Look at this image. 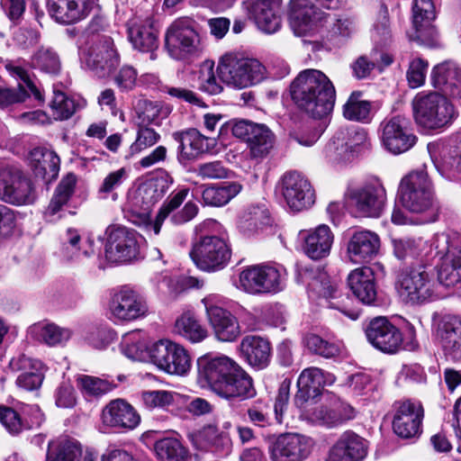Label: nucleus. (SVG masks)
Segmentation results:
<instances>
[{"label": "nucleus", "instance_id": "f257e3e1", "mask_svg": "<svg viewBox=\"0 0 461 461\" xmlns=\"http://www.w3.org/2000/svg\"><path fill=\"white\" fill-rule=\"evenodd\" d=\"M167 190V187L163 181L149 182L139 186L130 199V203L133 207L131 221L137 225H146L158 235L168 216L174 224L181 225L192 221L197 215L198 205L192 201L187 202L182 209L178 210L189 193L188 188H183L164 202L155 221H150L151 207L166 194Z\"/></svg>", "mask_w": 461, "mask_h": 461}, {"label": "nucleus", "instance_id": "f03ea898", "mask_svg": "<svg viewBox=\"0 0 461 461\" xmlns=\"http://www.w3.org/2000/svg\"><path fill=\"white\" fill-rule=\"evenodd\" d=\"M290 94L294 104L313 118L325 117L334 108L335 86L319 69L301 71L290 85Z\"/></svg>", "mask_w": 461, "mask_h": 461}, {"label": "nucleus", "instance_id": "7ed1b4c3", "mask_svg": "<svg viewBox=\"0 0 461 461\" xmlns=\"http://www.w3.org/2000/svg\"><path fill=\"white\" fill-rule=\"evenodd\" d=\"M394 285L399 296L406 303L422 304L438 297L433 274L423 263L399 269Z\"/></svg>", "mask_w": 461, "mask_h": 461}, {"label": "nucleus", "instance_id": "20e7f679", "mask_svg": "<svg viewBox=\"0 0 461 461\" xmlns=\"http://www.w3.org/2000/svg\"><path fill=\"white\" fill-rule=\"evenodd\" d=\"M411 106L416 123L427 130L448 127L457 116L453 104L447 97L437 92L417 94Z\"/></svg>", "mask_w": 461, "mask_h": 461}, {"label": "nucleus", "instance_id": "39448f33", "mask_svg": "<svg viewBox=\"0 0 461 461\" xmlns=\"http://www.w3.org/2000/svg\"><path fill=\"white\" fill-rule=\"evenodd\" d=\"M221 80L227 86L243 89L263 80L266 68L262 63L238 53H226L217 67Z\"/></svg>", "mask_w": 461, "mask_h": 461}, {"label": "nucleus", "instance_id": "423d86ee", "mask_svg": "<svg viewBox=\"0 0 461 461\" xmlns=\"http://www.w3.org/2000/svg\"><path fill=\"white\" fill-rule=\"evenodd\" d=\"M398 194L400 203L411 212L423 213L433 206V186L425 169H417L405 176L401 180Z\"/></svg>", "mask_w": 461, "mask_h": 461}, {"label": "nucleus", "instance_id": "0eeeda50", "mask_svg": "<svg viewBox=\"0 0 461 461\" xmlns=\"http://www.w3.org/2000/svg\"><path fill=\"white\" fill-rule=\"evenodd\" d=\"M80 59L98 77L109 76L120 64L113 40L107 35L89 38L80 50Z\"/></svg>", "mask_w": 461, "mask_h": 461}, {"label": "nucleus", "instance_id": "6e6552de", "mask_svg": "<svg viewBox=\"0 0 461 461\" xmlns=\"http://www.w3.org/2000/svg\"><path fill=\"white\" fill-rule=\"evenodd\" d=\"M190 257L199 269L215 272L228 265L231 249L223 236L204 234L194 244Z\"/></svg>", "mask_w": 461, "mask_h": 461}, {"label": "nucleus", "instance_id": "1a4fd4ad", "mask_svg": "<svg viewBox=\"0 0 461 461\" xmlns=\"http://www.w3.org/2000/svg\"><path fill=\"white\" fill-rule=\"evenodd\" d=\"M430 247L440 258L438 282L445 286H452L461 281V248L460 240L456 234L437 233Z\"/></svg>", "mask_w": 461, "mask_h": 461}, {"label": "nucleus", "instance_id": "9d476101", "mask_svg": "<svg viewBox=\"0 0 461 461\" xmlns=\"http://www.w3.org/2000/svg\"><path fill=\"white\" fill-rule=\"evenodd\" d=\"M36 199L33 183L22 169L5 167L0 169V200L13 205L32 203Z\"/></svg>", "mask_w": 461, "mask_h": 461}, {"label": "nucleus", "instance_id": "9b49d317", "mask_svg": "<svg viewBox=\"0 0 461 461\" xmlns=\"http://www.w3.org/2000/svg\"><path fill=\"white\" fill-rule=\"evenodd\" d=\"M284 286V273L274 266L255 265L240 274V287L250 294H276Z\"/></svg>", "mask_w": 461, "mask_h": 461}, {"label": "nucleus", "instance_id": "f8f14e48", "mask_svg": "<svg viewBox=\"0 0 461 461\" xmlns=\"http://www.w3.org/2000/svg\"><path fill=\"white\" fill-rule=\"evenodd\" d=\"M348 199L357 212L364 217L377 218L384 212L387 195L383 182L374 177L348 193Z\"/></svg>", "mask_w": 461, "mask_h": 461}, {"label": "nucleus", "instance_id": "ddd939ff", "mask_svg": "<svg viewBox=\"0 0 461 461\" xmlns=\"http://www.w3.org/2000/svg\"><path fill=\"white\" fill-rule=\"evenodd\" d=\"M199 35L188 18L176 20L168 27L165 36V46L169 56L175 59H185L199 50Z\"/></svg>", "mask_w": 461, "mask_h": 461}, {"label": "nucleus", "instance_id": "4468645a", "mask_svg": "<svg viewBox=\"0 0 461 461\" xmlns=\"http://www.w3.org/2000/svg\"><path fill=\"white\" fill-rule=\"evenodd\" d=\"M149 355L158 368L170 375H184L191 367V357L187 350L169 339H160L152 344Z\"/></svg>", "mask_w": 461, "mask_h": 461}, {"label": "nucleus", "instance_id": "2eb2a0df", "mask_svg": "<svg viewBox=\"0 0 461 461\" xmlns=\"http://www.w3.org/2000/svg\"><path fill=\"white\" fill-rule=\"evenodd\" d=\"M105 257L111 262L126 263L139 254L137 233L126 227L110 225L105 230Z\"/></svg>", "mask_w": 461, "mask_h": 461}, {"label": "nucleus", "instance_id": "dca6fc26", "mask_svg": "<svg viewBox=\"0 0 461 461\" xmlns=\"http://www.w3.org/2000/svg\"><path fill=\"white\" fill-rule=\"evenodd\" d=\"M383 146L393 154L408 151L416 142V136L410 129V121L402 115L384 119L380 124Z\"/></svg>", "mask_w": 461, "mask_h": 461}, {"label": "nucleus", "instance_id": "f3484780", "mask_svg": "<svg viewBox=\"0 0 461 461\" xmlns=\"http://www.w3.org/2000/svg\"><path fill=\"white\" fill-rule=\"evenodd\" d=\"M314 447V440L300 433H284L276 438L269 446L273 461H303Z\"/></svg>", "mask_w": 461, "mask_h": 461}, {"label": "nucleus", "instance_id": "a211bd4d", "mask_svg": "<svg viewBox=\"0 0 461 461\" xmlns=\"http://www.w3.org/2000/svg\"><path fill=\"white\" fill-rule=\"evenodd\" d=\"M279 184L281 194L291 210L300 212L314 203V190L302 173L288 171L282 176Z\"/></svg>", "mask_w": 461, "mask_h": 461}, {"label": "nucleus", "instance_id": "6ab92c4d", "mask_svg": "<svg viewBox=\"0 0 461 461\" xmlns=\"http://www.w3.org/2000/svg\"><path fill=\"white\" fill-rule=\"evenodd\" d=\"M112 317L117 321H131L145 317L149 312L146 299L139 292L122 287L113 294L109 302Z\"/></svg>", "mask_w": 461, "mask_h": 461}, {"label": "nucleus", "instance_id": "aec40b11", "mask_svg": "<svg viewBox=\"0 0 461 461\" xmlns=\"http://www.w3.org/2000/svg\"><path fill=\"white\" fill-rule=\"evenodd\" d=\"M368 341L377 349L394 354L402 348V334L385 317L373 319L366 329Z\"/></svg>", "mask_w": 461, "mask_h": 461}, {"label": "nucleus", "instance_id": "412c9836", "mask_svg": "<svg viewBox=\"0 0 461 461\" xmlns=\"http://www.w3.org/2000/svg\"><path fill=\"white\" fill-rule=\"evenodd\" d=\"M202 303L208 321L219 340L231 342L240 336L241 330L238 319L230 311L214 304L212 297L203 298Z\"/></svg>", "mask_w": 461, "mask_h": 461}, {"label": "nucleus", "instance_id": "4be33fe9", "mask_svg": "<svg viewBox=\"0 0 461 461\" xmlns=\"http://www.w3.org/2000/svg\"><path fill=\"white\" fill-rule=\"evenodd\" d=\"M435 18L436 8L432 0H414L412 23L415 32L410 39L429 47L434 46L438 35L433 25Z\"/></svg>", "mask_w": 461, "mask_h": 461}, {"label": "nucleus", "instance_id": "5701e85b", "mask_svg": "<svg viewBox=\"0 0 461 461\" xmlns=\"http://www.w3.org/2000/svg\"><path fill=\"white\" fill-rule=\"evenodd\" d=\"M424 417L422 405L410 400L395 404L393 420L394 433L402 438H411L420 433V426Z\"/></svg>", "mask_w": 461, "mask_h": 461}, {"label": "nucleus", "instance_id": "b1692460", "mask_svg": "<svg viewBox=\"0 0 461 461\" xmlns=\"http://www.w3.org/2000/svg\"><path fill=\"white\" fill-rule=\"evenodd\" d=\"M237 366L238 363L227 356L202 357L197 360L199 381L215 393Z\"/></svg>", "mask_w": 461, "mask_h": 461}, {"label": "nucleus", "instance_id": "393cba45", "mask_svg": "<svg viewBox=\"0 0 461 461\" xmlns=\"http://www.w3.org/2000/svg\"><path fill=\"white\" fill-rule=\"evenodd\" d=\"M101 420L104 426L131 430L140 424V416L131 404L119 398L104 407Z\"/></svg>", "mask_w": 461, "mask_h": 461}, {"label": "nucleus", "instance_id": "a878e982", "mask_svg": "<svg viewBox=\"0 0 461 461\" xmlns=\"http://www.w3.org/2000/svg\"><path fill=\"white\" fill-rule=\"evenodd\" d=\"M368 442L352 430L343 432L329 453V461H363Z\"/></svg>", "mask_w": 461, "mask_h": 461}, {"label": "nucleus", "instance_id": "bb28decb", "mask_svg": "<svg viewBox=\"0 0 461 461\" xmlns=\"http://www.w3.org/2000/svg\"><path fill=\"white\" fill-rule=\"evenodd\" d=\"M431 81L443 95L461 104V68L456 62L447 60L435 66Z\"/></svg>", "mask_w": 461, "mask_h": 461}, {"label": "nucleus", "instance_id": "cd10ccee", "mask_svg": "<svg viewBox=\"0 0 461 461\" xmlns=\"http://www.w3.org/2000/svg\"><path fill=\"white\" fill-rule=\"evenodd\" d=\"M215 393L226 400L245 401L257 394L252 377L238 364Z\"/></svg>", "mask_w": 461, "mask_h": 461}, {"label": "nucleus", "instance_id": "c85d7f7f", "mask_svg": "<svg viewBox=\"0 0 461 461\" xmlns=\"http://www.w3.org/2000/svg\"><path fill=\"white\" fill-rule=\"evenodd\" d=\"M96 0H48L50 14L60 23H75L85 19Z\"/></svg>", "mask_w": 461, "mask_h": 461}, {"label": "nucleus", "instance_id": "c756f323", "mask_svg": "<svg viewBox=\"0 0 461 461\" xmlns=\"http://www.w3.org/2000/svg\"><path fill=\"white\" fill-rule=\"evenodd\" d=\"M436 336L443 349L453 358H461V318L444 315L435 323Z\"/></svg>", "mask_w": 461, "mask_h": 461}, {"label": "nucleus", "instance_id": "7c9ffc66", "mask_svg": "<svg viewBox=\"0 0 461 461\" xmlns=\"http://www.w3.org/2000/svg\"><path fill=\"white\" fill-rule=\"evenodd\" d=\"M323 19V13L316 8L310 0H292L289 20L292 29L298 36L306 34Z\"/></svg>", "mask_w": 461, "mask_h": 461}, {"label": "nucleus", "instance_id": "2f4dec72", "mask_svg": "<svg viewBox=\"0 0 461 461\" xmlns=\"http://www.w3.org/2000/svg\"><path fill=\"white\" fill-rule=\"evenodd\" d=\"M380 248L378 235L370 230L356 231L348 242L347 253L350 261L360 264L372 259Z\"/></svg>", "mask_w": 461, "mask_h": 461}, {"label": "nucleus", "instance_id": "473e14b6", "mask_svg": "<svg viewBox=\"0 0 461 461\" xmlns=\"http://www.w3.org/2000/svg\"><path fill=\"white\" fill-rule=\"evenodd\" d=\"M187 438L198 450L218 452L230 446L228 435L215 424H206L201 429L189 432Z\"/></svg>", "mask_w": 461, "mask_h": 461}, {"label": "nucleus", "instance_id": "72a5a7b5", "mask_svg": "<svg viewBox=\"0 0 461 461\" xmlns=\"http://www.w3.org/2000/svg\"><path fill=\"white\" fill-rule=\"evenodd\" d=\"M252 12L258 27L267 32L274 33L281 27L282 0H255Z\"/></svg>", "mask_w": 461, "mask_h": 461}, {"label": "nucleus", "instance_id": "f704fd0d", "mask_svg": "<svg viewBox=\"0 0 461 461\" xmlns=\"http://www.w3.org/2000/svg\"><path fill=\"white\" fill-rule=\"evenodd\" d=\"M240 350L242 357L252 367L264 369L270 361V342L259 336L249 335L242 339Z\"/></svg>", "mask_w": 461, "mask_h": 461}, {"label": "nucleus", "instance_id": "c9c22d12", "mask_svg": "<svg viewBox=\"0 0 461 461\" xmlns=\"http://www.w3.org/2000/svg\"><path fill=\"white\" fill-rule=\"evenodd\" d=\"M29 163L35 177L49 183L54 180L59 171V158L46 148L38 147L30 152Z\"/></svg>", "mask_w": 461, "mask_h": 461}, {"label": "nucleus", "instance_id": "e433bc0d", "mask_svg": "<svg viewBox=\"0 0 461 461\" xmlns=\"http://www.w3.org/2000/svg\"><path fill=\"white\" fill-rule=\"evenodd\" d=\"M333 233L329 226L319 225L303 236V249L313 260L322 259L330 255L333 243Z\"/></svg>", "mask_w": 461, "mask_h": 461}, {"label": "nucleus", "instance_id": "4c0bfd02", "mask_svg": "<svg viewBox=\"0 0 461 461\" xmlns=\"http://www.w3.org/2000/svg\"><path fill=\"white\" fill-rule=\"evenodd\" d=\"M350 290L363 303L371 304L376 298L375 276L372 269L363 267L353 270L348 277Z\"/></svg>", "mask_w": 461, "mask_h": 461}, {"label": "nucleus", "instance_id": "58836bf2", "mask_svg": "<svg viewBox=\"0 0 461 461\" xmlns=\"http://www.w3.org/2000/svg\"><path fill=\"white\" fill-rule=\"evenodd\" d=\"M355 417V410L346 402H336L330 407L319 405L312 414V421L328 428L338 427Z\"/></svg>", "mask_w": 461, "mask_h": 461}, {"label": "nucleus", "instance_id": "ea45409f", "mask_svg": "<svg viewBox=\"0 0 461 461\" xmlns=\"http://www.w3.org/2000/svg\"><path fill=\"white\" fill-rule=\"evenodd\" d=\"M173 139L179 143L177 152L178 160L181 163L196 158L208 149L207 138L194 129L184 132H174Z\"/></svg>", "mask_w": 461, "mask_h": 461}, {"label": "nucleus", "instance_id": "a19ab883", "mask_svg": "<svg viewBox=\"0 0 461 461\" xmlns=\"http://www.w3.org/2000/svg\"><path fill=\"white\" fill-rule=\"evenodd\" d=\"M393 254L402 261L410 262L420 260V262L428 256L427 241L421 237H404L393 240Z\"/></svg>", "mask_w": 461, "mask_h": 461}, {"label": "nucleus", "instance_id": "79ce46f5", "mask_svg": "<svg viewBox=\"0 0 461 461\" xmlns=\"http://www.w3.org/2000/svg\"><path fill=\"white\" fill-rule=\"evenodd\" d=\"M270 223L271 218L265 207L249 206L240 219L239 230L243 236L249 238L258 234Z\"/></svg>", "mask_w": 461, "mask_h": 461}, {"label": "nucleus", "instance_id": "37998d69", "mask_svg": "<svg viewBox=\"0 0 461 461\" xmlns=\"http://www.w3.org/2000/svg\"><path fill=\"white\" fill-rule=\"evenodd\" d=\"M242 185L238 182H224L205 187L202 193L204 204L221 207L240 193Z\"/></svg>", "mask_w": 461, "mask_h": 461}, {"label": "nucleus", "instance_id": "c03bdc74", "mask_svg": "<svg viewBox=\"0 0 461 461\" xmlns=\"http://www.w3.org/2000/svg\"><path fill=\"white\" fill-rule=\"evenodd\" d=\"M128 32L134 48L141 51H153L158 48V31L149 21L143 24L133 23Z\"/></svg>", "mask_w": 461, "mask_h": 461}, {"label": "nucleus", "instance_id": "a18cd8bd", "mask_svg": "<svg viewBox=\"0 0 461 461\" xmlns=\"http://www.w3.org/2000/svg\"><path fill=\"white\" fill-rule=\"evenodd\" d=\"M81 454L82 450L77 440L61 437L49 443L47 461H79Z\"/></svg>", "mask_w": 461, "mask_h": 461}, {"label": "nucleus", "instance_id": "49530a36", "mask_svg": "<svg viewBox=\"0 0 461 461\" xmlns=\"http://www.w3.org/2000/svg\"><path fill=\"white\" fill-rule=\"evenodd\" d=\"M154 451L158 461H188L189 451L176 437L156 440Z\"/></svg>", "mask_w": 461, "mask_h": 461}, {"label": "nucleus", "instance_id": "de8ad7c7", "mask_svg": "<svg viewBox=\"0 0 461 461\" xmlns=\"http://www.w3.org/2000/svg\"><path fill=\"white\" fill-rule=\"evenodd\" d=\"M276 141L274 133L264 124H258L248 140V147L253 158L262 159L273 149Z\"/></svg>", "mask_w": 461, "mask_h": 461}, {"label": "nucleus", "instance_id": "09e8293b", "mask_svg": "<svg viewBox=\"0 0 461 461\" xmlns=\"http://www.w3.org/2000/svg\"><path fill=\"white\" fill-rule=\"evenodd\" d=\"M335 382V376L332 374L325 373L318 367H309L303 370L297 381V387L306 388L312 393L319 396L321 389L326 385H330Z\"/></svg>", "mask_w": 461, "mask_h": 461}, {"label": "nucleus", "instance_id": "8fccbe9b", "mask_svg": "<svg viewBox=\"0 0 461 461\" xmlns=\"http://www.w3.org/2000/svg\"><path fill=\"white\" fill-rule=\"evenodd\" d=\"M176 331L193 343L203 341L207 336V330L203 327L194 313L192 312H184L175 324Z\"/></svg>", "mask_w": 461, "mask_h": 461}, {"label": "nucleus", "instance_id": "3c124183", "mask_svg": "<svg viewBox=\"0 0 461 461\" xmlns=\"http://www.w3.org/2000/svg\"><path fill=\"white\" fill-rule=\"evenodd\" d=\"M31 65L44 73L58 75L61 69V61L57 51L50 48L40 47L31 58Z\"/></svg>", "mask_w": 461, "mask_h": 461}, {"label": "nucleus", "instance_id": "603ef678", "mask_svg": "<svg viewBox=\"0 0 461 461\" xmlns=\"http://www.w3.org/2000/svg\"><path fill=\"white\" fill-rule=\"evenodd\" d=\"M31 334L38 340L50 346H55L68 341L71 331L55 324H34L30 329Z\"/></svg>", "mask_w": 461, "mask_h": 461}, {"label": "nucleus", "instance_id": "864d4df0", "mask_svg": "<svg viewBox=\"0 0 461 461\" xmlns=\"http://www.w3.org/2000/svg\"><path fill=\"white\" fill-rule=\"evenodd\" d=\"M366 139V133L362 129H339L333 136L330 146L332 145L339 155H341L344 151H353V149L363 143Z\"/></svg>", "mask_w": 461, "mask_h": 461}, {"label": "nucleus", "instance_id": "5fc2aeb1", "mask_svg": "<svg viewBox=\"0 0 461 461\" xmlns=\"http://www.w3.org/2000/svg\"><path fill=\"white\" fill-rule=\"evenodd\" d=\"M360 92H353L343 105V115L346 119L366 122L370 118L371 103L362 100Z\"/></svg>", "mask_w": 461, "mask_h": 461}, {"label": "nucleus", "instance_id": "6e6d98bb", "mask_svg": "<svg viewBox=\"0 0 461 461\" xmlns=\"http://www.w3.org/2000/svg\"><path fill=\"white\" fill-rule=\"evenodd\" d=\"M77 177L74 174H68L57 186L50 200L47 212L54 215L65 205L74 193Z\"/></svg>", "mask_w": 461, "mask_h": 461}, {"label": "nucleus", "instance_id": "4d7b16f0", "mask_svg": "<svg viewBox=\"0 0 461 461\" xmlns=\"http://www.w3.org/2000/svg\"><path fill=\"white\" fill-rule=\"evenodd\" d=\"M61 241L64 249H68L70 247L74 254H81L86 258L95 254L94 240L88 238L81 243V236L77 229H67L61 237Z\"/></svg>", "mask_w": 461, "mask_h": 461}, {"label": "nucleus", "instance_id": "13d9d810", "mask_svg": "<svg viewBox=\"0 0 461 461\" xmlns=\"http://www.w3.org/2000/svg\"><path fill=\"white\" fill-rule=\"evenodd\" d=\"M160 140V134L154 129L147 126H140L137 131L136 140L130 146L129 156L133 157L141 151L151 148Z\"/></svg>", "mask_w": 461, "mask_h": 461}, {"label": "nucleus", "instance_id": "bf43d9fd", "mask_svg": "<svg viewBox=\"0 0 461 461\" xmlns=\"http://www.w3.org/2000/svg\"><path fill=\"white\" fill-rule=\"evenodd\" d=\"M306 348L312 353L325 358L337 356L339 349L334 343L325 340L316 334H308L304 338Z\"/></svg>", "mask_w": 461, "mask_h": 461}, {"label": "nucleus", "instance_id": "052dcab7", "mask_svg": "<svg viewBox=\"0 0 461 461\" xmlns=\"http://www.w3.org/2000/svg\"><path fill=\"white\" fill-rule=\"evenodd\" d=\"M178 396L179 394L177 393L170 391H148L142 393V401L149 409H166L173 405Z\"/></svg>", "mask_w": 461, "mask_h": 461}, {"label": "nucleus", "instance_id": "680f3d73", "mask_svg": "<svg viewBox=\"0 0 461 461\" xmlns=\"http://www.w3.org/2000/svg\"><path fill=\"white\" fill-rule=\"evenodd\" d=\"M78 384L84 393L95 397L102 396L115 387V384L107 380L89 375L79 377Z\"/></svg>", "mask_w": 461, "mask_h": 461}, {"label": "nucleus", "instance_id": "e2e57ef3", "mask_svg": "<svg viewBox=\"0 0 461 461\" xmlns=\"http://www.w3.org/2000/svg\"><path fill=\"white\" fill-rule=\"evenodd\" d=\"M50 106L55 120H68L76 112L74 100L68 98L64 93L59 91L54 92Z\"/></svg>", "mask_w": 461, "mask_h": 461}, {"label": "nucleus", "instance_id": "0e129e2a", "mask_svg": "<svg viewBox=\"0 0 461 461\" xmlns=\"http://www.w3.org/2000/svg\"><path fill=\"white\" fill-rule=\"evenodd\" d=\"M308 289L323 297H331L336 291V285L332 283L325 272L319 271L317 275L309 276Z\"/></svg>", "mask_w": 461, "mask_h": 461}, {"label": "nucleus", "instance_id": "69168bd1", "mask_svg": "<svg viewBox=\"0 0 461 461\" xmlns=\"http://www.w3.org/2000/svg\"><path fill=\"white\" fill-rule=\"evenodd\" d=\"M269 413V403L263 399L253 402L247 410L249 420L258 427H266L270 424Z\"/></svg>", "mask_w": 461, "mask_h": 461}, {"label": "nucleus", "instance_id": "338daca9", "mask_svg": "<svg viewBox=\"0 0 461 461\" xmlns=\"http://www.w3.org/2000/svg\"><path fill=\"white\" fill-rule=\"evenodd\" d=\"M140 117L143 122L158 123L161 118H165L168 114V110L164 108L158 102L141 100L139 102Z\"/></svg>", "mask_w": 461, "mask_h": 461}, {"label": "nucleus", "instance_id": "774afa93", "mask_svg": "<svg viewBox=\"0 0 461 461\" xmlns=\"http://www.w3.org/2000/svg\"><path fill=\"white\" fill-rule=\"evenodd\" d=\"M439 172L447 177H456L461 176V150H456L445 153L442 156L440 165H437Z\"/></svg>", "mask_w": 461, "mask_h": 461}]
</instances>
